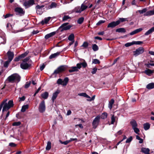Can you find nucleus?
<instances>
[{
    "label": "nucleus",
    "mask_w": 154,
    "mask_h": 154,
    "mask_svg": "<svg viewBox=\"0 0 154 154\" xmlns=\"http://www.w3.org/2000/svg\"><path fill=\"white\" fill-rule=\"evenodd\" d=\"M7 100H4L2 103H3L2 111H7L9 109L12 107L14 106L13 102L12 100H10L8 103H6Z\"/></svg>",
    "instance_id": "nucleus-1"
},
{
    "label": "nucleus",
    "mask_w": 154,
    "mask_h": 154,
    "mask_svg": "<svg viewBox=\"0 0 154 154\" xmlns=\"http://www.w3.org/2000/svg\"><path fill=\"white\" fill-rule=\"evenodd\" d=\"M20 76L17 74L14 73L11 75L8 78L9 82L11 83L18 82L20 79Z\"/></svg>",
    "instance_id": "nucleus-2"
},
{
    "label": "nucleus",
    "mask_w": 154,
    "mask_h": 154,
    "mask_svg": "<svg viewBox=\"0 0 154 154\" xmlns=\"http://www.w3.org/2000/svg\"><path fill=\"white\" fill-rule=\"evenodd\" d=\"M100 115L96 116L92 122L93 128L94 129H96L98 125L100 122Z\"/></svg>",
    "instance_id": "nucleus-3"
},
{
    "label": "nucleus",
    "mask_w": 154,
    "mask_h": 154,
    "mask_svg": "<svg viewBox=\"0 0 154 154\" xmlns=\"http://www.w3.org/2000/svg\"><path fill=\"white\" fill-rule=\"evenodd\" d=\"M69 80L68 77L65 78L63 80L60 78L57 80V83L58 85H61L63 86H66L69 81Z\"/></svg>",
    "instance_id": "nucleus-4"
},
{
    "label": "nucleus",
    "mask_w": 154,
    "mask_h": 154,
    "mask_svg": "<svg viewBox=\"0 0 154 154\" xmlns=\"http://www.w3.org/2000/svg\"><path fill=\"white\" fill-rule=\"evenodd\" d=\"M69 23H64L59 27V29L60 30L61 32L69 29L72 27V26L70 25H67Z\"/></svg>",
    "instance_id": "nucleus-5"
},
{
    "label": "nucleus",
    "mask_w": 154,
    "mask_h": 154,
    "mask_svg": "<svg viewBox=\"0 0 154 154\" xmlns=\"http://www.w3.org/2000/svg\"><path fill=\"white\" fill-rule=\"evenodd\" d=\"M14 11L17 15L20 16L23 15L25 13V11L22 8L20 7H17L14 9Z\"/></svg>",
    "instance_id": "nucleus-6"
},
{
    "label": "nucleus",
    "mask_w": 154,
    "mask_h": 154,
    "mask_svg": "<svg viewBox=\"0 0 154 154\" xmlns=\"http://www.w3.org/2000/svg\"><path fill=\"white\" fill-rule=\"evenodd\" d=\"M46 109V106L44 100L42 101L39 104L38 109L39 112L41 113L44 112Z\"/></svg>",
    "instance_id": "nucleus-7"
},
{
    "label": "nucleus",
    "mask_w": 154,
    "mask_h": 154,
    "mask_svg": "<svg viewBox=\"0 0 154 154\" xmlns=\"http://www.w3.org/2000/svg\"><path fill=\"white\" fill-rule=\"evenodd\" d=\"M144 49L143 47H139L135 51H134L133 55L136 57L140 54H142L144 51Z\"/></svg>",
    "instance_id": "nucleus-8"
},
{
    "label": "nucleus",
    "mask_w": 154,
    "mask_h": 154,
    "mask_svg": "<svg viewBox=\"0 0 154 154\" xmlns=\"http://www.w3.org/2000/svg\"><path fill=\"white\" fill-rule=\"evenodd\" d=\"M34 4V0H29L25 1L23 3V5L26 8H27L32 5Z\"/></svg>",
    "instance_id": "nucleus-9"
},
{
    "label": "nucleus",
    "mask_w": 154,
    "mask_h": 154,
    "mask_svg": "<svg viewBox=\"0 0 154 154\" xmlns=\"http://www.w3.org/2000/svg\"><path fill=\"white\" fill-rule=\"evenodd\" d=\"M44 7V5H43L40 6L38 5L36 6L35 9L36 10L37 13L40 15L42 14L44 11V9H42Z\"/></svg>",
    "instance_id": "nucleus-10"
},
{
    "label": "nucleus",
    "mask_w": 154,
    "mask_h": 154,
    "mask_svg": "<svg viewBox=\"0 0 154 154\" xmlns=\"http://www.w3.org/2000/svg\"><path fill=\"white\" fill-rule=\"evenodd\" d=\"M66 69L65 67L64 66H61L58 68L54 72L53 74H57L64 71Z\"/></svg>",
    "instance_id": "nucleus-11"
},
{
    "label": "nucleus",
    "mask_w": 154,
    "mask_h": 154,
    "mask_svg": "<svg viewBox=\"0 0 154 154\" xmlns=\"http://www.w3.org/2000/svg\"><path fill=\"white\" fill-rule=\"evenodd\" d=\"M83 62L82 63H78L76 64V66L78 67L79 69H80L82 66L84 68H85L87 66V64L84 60H83Z\"/></svg>",
    "instance_id": "nucleus-12"
},
{
    "label": "nucleus",
    "mask_w": 154,
    "mask_h": 154,
    "mask_svg": "<svg viewBox=\"0 0 154 154\" xmlns=\"http://www.w3.org/2000/svg\"><path fill=\"white\" fill-rule=\"evenodd\" d=\"M8 60L10 62L13 59L14 57V53L13 52L9 51L7 53Z\"/></svg>",
    "instance_id": "nucleus-13"
},
{
    "label": "nucleus",
    "mask_w": 154,
    "mask_h": 154,
    "mask_svg": "<svg viewBox=\"0 0 154 154\" xmlns=\"http://www.w3.org/2000/svg\"><path fill=\"white\" fill-rule=\"evenodd\" d=\"M119 24V21H116V22L113 21L110 23L108 25L107 27L108 28L111 27L113 28L116 26L118 25Z\"/></svg>",
    "instance_id": "nucleus-14"
},
{
    "label": "nucleus",
    "mask_w": 154,
    "mask_h": 154,
    "mask_svg": "<svg viewBox=\"0 0 154 154\" xmlns=\"http://www.w3.org/2000/svg\"><path fill=\"white\" fill-rule=\"evenodd\" d=\"M20 66L23 69H26L29 68L30 65L27 62H23L20 64Z\"/></svg>",
    "instance_id": "nucleus-15"
},
{
    "label": "nucleus",
    "mask_w": 154,
    "mask_h": 154,
    "mask_svg": "<svg viewBox=\"0 0 154 154\" xmlns=\"http://www.w3.org/2000/svg\"><path fill=\"white\" fill-rule=\"evenodd\" d=\"M59 93V91L58 90H57L53 94L52 98V100L53 102L54 101V100L56 99L58 94Z\"/></svg>",
    "instance_id": "nucleus-16"
},
{
    "label": "nucleus",
    "mask_w": 154,
    "mask_h": 154,
    "mask_svg": "<svg viewBox=\"0 0 154 154\" xmlns=\"http://www.w3.org/2000/svg\"><path fill=\"white\" fill-rule=\"evenodd\" d=\"M78 67L72 66L70 68V69L69 70V72H77L79 71Z\"/></svg>",
    "instance_id": "nucleus-17"
},
{
    "label": "nucleus",
    "mask_w": 154,
    "mask_h": 154,
    "mask_svg": "<svg viewBox=\"0 0 154 154\" xmlns=\"http://www.w3.org/2000/svg\"><path fill=\"white\" fill-rule=\"evenodd\" d=\"M141 151L145 154H149V149L148 148H142Z\"/></svg>",
    "instance_id": "nucleus-18"
},
{
    "label": "nucleus",
    "mask_w": 154,
    "mask_h": 154,
    "mask_svg": "<svg viewBox=\"0 0 154 154\" xmlns=\"http://www.w3.org/2000/svg\"><path fill=\"white\" fill-rule=\"evenodd\" d=\"M154 32V26L152 27L147 31L145 34V35H148L149 34L152 33L153 32Z\"/></svg>",
    "instance_id": "nucleus-19"
},
{
    "label": "nucleus",
    "mask_w": 154,
    "mask_h": 154,
    "mask_svg": "<svg viewBox=\"0 0 154 154\" xmlns=\"http://www.w3.org/2000/svg\"><path fill=\"white\" fill-rule=\"evenodd\" d=\"M130 124L132 126V128L137 127V124L136 121L134 120H133L131 121Z\"/></svg>",
    "instance_id": "nucleus-20"
},
{
    "label": "nucleus",
    "mask_w": 154,
    "mask_h": 154,
    "mask_svg": "<svg viewBox=\"0 0 154 154\" xmlns=\"http://www.w3.org/2000/svg\"><path fill=\"white\" fill-rule=\"evenodd\" d=\"M48 93L47 92H45L41 94V96L43 98L46 99L48 98Z\"/></svg>",
    "instance_id": "nucleus-21"
},
{
    "label": "nucleus",
    "mask_w": 154,
    "mask_h": 154,
    "mask_svg": "<svg viewBox=\"0 0 154 154\" xmlns=\"http://www.w3.org/2000/svg\"><path fill=\"white\" fill-rule=\"evenodd\" d=\"M55 34V32H54L48 34L45 36V38L46 39H48L49 38L54 36Z\"/></svg>",
    "instance_id": "nucleus-22"
},
{
    "label": "nucleus",
    "mask_w": 154,
    "mask_h": 154,
    "mask_svg": "<svg viewBox=\"0 0 154 154\" xmlns=\"http://www.w3.org/2000/svg\"><path fill=\"white\" fill-rule=\"evenodd\" d=\"M60 52H57L56 53H54L51 54L49 57L50 59H52L56 57L60 54Z\"/></svg>",
    "instance_id": "nucleus-23"
},
{
    "label": "nucleus",
    "mask_w": 154,
    "mask_h": 154,
    "mask_svg": "<svg viewBox=\"0 0 154 154\" xmlns=\"http://www.w3.org/2000/svg\"><path fill=\"white\" fill-rule=\"evenodd\" d=\"M146 88L149 90L153 88H154V83L149 84L146 85Z\"/></svg>",
    "instance_id": "nucleus-24"
},
{
    "label": "nucleus",
    "mask_w": 154,
    "mask_h": 154,
    "mask_svg": "<svg viewBox=\"0 0 154 154\" xmlns=\"http://www.w3.org/2000/svg\"><path fill=\"white\" fill-rule=\"evenodd\" d=\"M144 72L147 75L150 76L153 73V71L149 69H147L144 71Z\"/></svg>",
    "instance_id": "nucleus-25"
},
{
    "label": "nucleus",
    "mask_w": 154,
    "mask_h": 154,
    "mask_svg": "<svg viewBox=\"0 0 154 154\" xmlns=\"http://www.w3.org/2000/svg\"><path fill=\"white\" fill-rule=\"evenodd\" d=\"M114 102V100L113 99H111V100L109 101L108 105V107L110 109H112V105L113 104Z\"/></svg>",
    "instance_id": "nucleus-26"
},
{
    "label": "nucleus",
    "mask_w": 154,
    "mask_h": 154,
    "mask_svg": "<svg viewBox=\"0 0 154 154\" xmlns=\"http://www.w3.org/2000/svg\"><path fill=\"white\" fill-rule=\"evenodd\" d=\"M150 127V124L148 123H146L143 124V128L145 130H147L149 129Z\"/></svg>",
    "instance_id": "nucleus-27"
},
{
    "label": "nucleus",
    "mask_w": 154,
    "mask_h": 154,
    "mask_svg": "<svg viewBox=\"0 0 154 154\" xmlns=\"http://www.w3.org/2000/svg\"><path fill=\"white\" fill-rule=\"evenodd\" d=\"M152 15H153V11H152V10L147 11L144 14V16H150Z\"/></svg>",
    "instance_id": "nucleus-28"
},
{
    "label": "nucleus",
    "mask_w": 154,
    "mask_h": 154,
    "mask_svg": "<svg viewBox=\"0 0 154 154\" xmlns=\"http://www.w3.org/2000/svg\"><path fill=\"white\" fill-rule=\"evenodd\" d=\"M50 18L51 17H48L47 18H45L44 19V20H43L41 21V23L42 24H43L44 23H47L50 20Z\"/></svg>",
    "instance_id": "nucleus-29"
},
{
    "label": "nucleus",
    "mask_w": 154,
    "mask_h": 154,
    "mask_svg": "<svg viewBox=\"0 0 154 154\" xmlns=\"http://www.w3.org/2000/svg\"><path fill=\"white\" fill-rule=\"evenodd\" d=\"M29 107V106L28 105H23L22 106L21 111L22 112H25L26 110L28 109Z\"/></svg>",
    "instance_id": "nucleus-30"
},
{
    "label": "nucleus",
    "mask_w": 154,
    "mask_h": 154,
    "mask_svg": "<svg viewBox=\"0 0 154 154\" xmlns=\"http://www.w3.org/2000/svg\"><path fill=\"white\" fill-rule=\"evenodd\" d=\"M116 31L119 32H125L126 30L124 28H119L116 30Z\"/></svg>",
    "instance_id": "nucleus-31"
},
{
    "label": "nucleus",
    "mask_w": 154,
    "mask_h": 154,
    "mask_svg": "<svg viewBox=\"0 0 154 154\" xmlns=\"http://www.w3.org/2000/svg\"><path fill=\"white\" fill-rule=\"evenodd\" d=\"M51 148V143L50 141H48L47 145L46 148L47 150H49Z\"/></svg>",
    "instance_id": "nucleus-32"
},
{
    "label": "nucleus",
    "mask_w": 154,
    "mask_h": 154,
    "mask_svg": "<svg viewBox=\"0 0 154 154\" xmlns=\"http://www.w3.org/2000/svg\"><path fill=\"white\" fill-rule=\"evenodd\" d=\"M57 4L55 2H52L50 5V6L48 7L49 9H51L52 8H55L57 7Z\"/></svg>",
    "instance_id": "nucleus-33"
},
{
    "label": "nucleus",
    "mask_w": 154,
    "mask_h": 154,
    "mask_svg": "<svg viewBox=\"0 0 154 154\" xmlns=\"http://www.w3.org/2000/svg\"><path fill=\"white\" fill-rule=\"evenodd\" d=\"M74 36L73 34H71L69 36L68 39L71 41H73V42H74Z\"/></svg>",
    "instance_id": "nucleus-34"
},
{
    "label": "nucleus",
    "mask_w": 154,
    "mask_h": 154,
    "mask_svg": "<svg viewBox=\"0 0 154 154\" xmlns=\"http://www.w3.org/2000/svg\"><path fill=\"white\" fill-rule=\"evenodd\" d=\"M107 116V114L106 112H104L103 113L101 116L100 118H101L102 119H106Z\"/></svg>",
    "instance_id": "nucleus-35"
},
{
    "label": "nucleus",
    "mask_w": 154,
    "mask_h": 154,
    "mask_svg": "<svg viewBox=\"0 0 154 154\" xmlns=\"http://www.w3.org/2000/svg\"><path fill=\"white\" fill-rule=\"evenodd\" d=\"M92 49L94 51H96L98 50V47L96 44L92 45Z\"/></svg>",
    "instance_id": "nucleus-36"
},
{
    "label": "nucleus",
    "mask_w": 154,
    "mask_h": 154,
    "mask_svg": "<svg viewBox=\"0 0 154 154\" xmlns=\"http://www.w3.org/2000/svg\"><path fill=\"white\" fill-rule=\"evenodd\" d=\"M75 11L76 13H80L82 11H81V9L79 7H77L75 8Z\"/></svg>",
    "instance_id": "nucleus-37"
},
{
    "label": "nucleus",
    "mask_w": 154,
    "mask_h": 154,
    "mask_svg": "<svg viewBox=\"0 0 154 154\" xmlns=\"http://www.w3.org/2000/svg\"><path fill=\"white\" fill-rule=\"evenodd\" d=\"M80 8L81 9V11H82L87 9L88 8V6L85 5L83 4H82Z\"/></svg>",
    "instance_id": "nucleus-38"
},
{
    "label": "nucleus",
    "mask_w": 154,
    "mask_h": 154,
    "mask_svg": "<svg viewBox=\"0 0 154 154\" xmlns=\"http://www.w3.org/2000/svg\"><path fill=\"white\" fill-rule=\"evenodd\" d=\"M116 118V117L114 115H113L111 117V123L112 124H113L115 121V119Z\"/></svg>",
    "instance_id": "nucleus-39"
},
{
    "label": "nucleus",
    "mask_w": 154,
    "mask_h": 154,
    "mask_svg": "<svg viewBox=\"0 0 154 154\" xmlns=\"http://www.w3.org/2000/svg\"><path fill=\"white\" fill-rule=\"evenodd\" d=\"M84 18L83 17L79 18L77 21V22L79 24H81L84 21Z\"/></svg>",
    "instance_id": "nucleus-40"
},
{
    "label": "nucleus",
    "mask_w": 154,
    "mask_h": 154,
    "mask_svg": "<svg viewBox=\"0 0 154 154\" xmlns=\"http://www.w3.org/2000/svg\"><path fill=\"white\" fill-rule=\"evenodd\" d=\"M29 51H26L23 54H21L20 56L21 58H22L25 57L28 54Z\"/></svg>",
    "instance_id": "nucleus-41"
},
{
    "label": "nucleus",
    "mask_w": 154,
    "mask_h": 154,
    "mask_svg": "<svg viewBox=\"0 0 154 154\" xmlns=\"http://www.w3.org/2000/svg\"><path fill=\"white\" fill-rule=\"evenodd\" d=\"M134 45L133 41L131 42H128L126 43L125 45L126 47H128Z\"/></svg>",
    "instance_id": "nucleus-42"
},
{
    "label": "nucleus",
    "mask_w": 154,
    "mask_h": 154,
    "mask_svg": "<svg viewBox=\"0 0 154 154\" xmlns=\"http://www.w3.org/2000/svg\"><path fill=\"white\" fill-rule=\"evenodd\" d=\"M147 9L146 8H145L143 9L142 10H139L138 12L140 14H142L146 12L147 11Z\"/></svg>",
    "instance_id": "nucleus-43"
},
{
    "label": "nucleus",
    "mask_w": 154,
    "mask_h": 154,
    "mask_svg": "<svg viewBox=\"0 0 154 154\" xmlns=\"http://www.w3.org/2000/svg\"><path fill=\"white\" fill-rule=\"evenodd\" d=\"M126 21H128L127 19V18H120L119 20L117 21H119L120 23V22H123Z\"/></svg>",
    "instance_id": "nucleus-44"
},
{
    "label": "nucleus",
    "mask_w": 154,
    "mask_h": 154,
    "mask_svg": "<svg viewBox=\"0 0 154 154\" xmlns=\"http://www.w3.org/2000/svg\"><path fill=\"white\" fill-rule=\"evenodd\" d=\"M134 130V132L137 134H139V132L140 131L139 129L137 127L134 128H133Z\"/></svg>",
    "instance_id": "nucleus-45"
},
{
    "label": "nucleus",
    "mask_w": 154,
    "mask_h": 154,
    "mask_svg": "<svg viewBox=\"0 0 154 154\" xmlns=\"http://www.w3.org/2000/svg\"><path fill=\"white\" fill-rule=\"evenodd\" d=\"M31 84V82H27L25 85L24 88H27L29 87Z\"/></svg>",
    "instance_id": "nucleus-46"
},
{
    "label": "nucleus",
    "mask_w": 154,
    "mask_h": 154,
    "mask_svg": "<svg viewBox=\"0 0 154 154\" xmlns=\"http://www.w3.org/2000/svg\"><path fill=\"white\" fill-rule=\"evenodd\" d=\"M21 124V122H14L12 124V125L14 126H18L20 125Z\"/></svg>",
    "instance_id": "nucleus-47"
},
{
    "label": "nucleus",
    "mask_w": 154,
    "mask_h": 154,
    "mask_svg": "<svg viewBox=\"0 0 154 154\" xmlns=\"http://www.w3.org/2000/svg\"><path fill=\"white\" fill-rule=\"evenodd\" d=\"M70 18V17L68 16H64L63 18V20L65 21Z\"/></svg>",
    "instance_id": "nucleus-48"
},
{
    "label": "nucleus",
    "mask_w": 154,
    "mask_h": 154,
    "mask_svg": "<svg viewBox=\"0 0 154 154\" xmlns=\"http://www.w3.org/2000/svg\"><path fill=\"white\" fill-rule=\"evenodd\" d=\"M88 46V43L87 42H84L82 45V46L84 48H86Z\"/></svg>",
    "instance_id": "nucleus-49"
},
{
    "label": "nucleus",
    "mask_w": 154,
    "mask_h": 154,
    "mask_svg": "<svg viewBox=\"0 0 154 154\" xmlns=\"http://www.w3.org/2000/svg\"><path fill=\"white\" fill-rule=\"evenodd\" d=\"M93 63L94 64H99L100 63V61L97 59H94L93 60Z\"/></svg>",
    "instance_id": "nucleus-50"
},
{
    "label": "nucleus",
    "mask_w": 154,
    "mask_h": 154,
    "mask_svg": "<svg viewBox=\"0 0 154 154\" xmlns=\"http://www.w3.org/2000/svg\"><path fill=\"white\" fill-rule=\"evenodd\" d=\"M78 95L84 97H86L87 94L85 93H82L78 94Z\"/></svg>",
    "instance_id": "nucleus-51"
},
{
    "label": "nucleus",
    "mask_w": 154,
    "mask_h": 154,
    "mask_svg": "<svg viewBox=\"0 0 154 154\" xmlns=\"http://www.w3.org/2000/svg\"><path fill=\"white\" fill-rule=\"evenodd\" d=\"M132 140V137H130L129 138L127 139L126 141V143H129Z\"/></svg>",
    "instance_id": "nucleus-52"
},
{
    "label": "nucleus",
    "mask_w": 154,
    "mask_h": 154,
    "mask_svg": "<svg viewBox=\"0 0 154 154\" xmlns=\"http://www.w3.org/2000/svg\"><path fill=\"white\" fill-rule=\"evenodd\" d=\"M70 142V141L69 140H66L65 141L62 142V141H60V143H61L64 144V145H67V144H68Z\"/></svg>",
    "instance_id": "nucleus-53"
},
{
    "label": "nucleus",
    "mask_w": 154,
    "mask_h": 154,
    "mask_svg": "<svg viewBox=\"0 0 154 154\" xmlns=\"http://www.w3.org/2000/svg\"><path fill=\"white\" fill-rule=\"evenodd\" d=\"M105 22V21L103 20H100L96 24L97 25L99 26L101 24Z\"/></svg>",
    "instance_id": "nucleus-54"
},
{
    "label": "nucleus",
    "mask_w": 154,
    "mask_h": 154,
    "mask_svg": "<svg viewBox=\"0 0 154 154\" xmlns=\"http://www.w3.org/2000/svg\"><path fill=\"white\" fill-rule=\"evenodd\" d=\"M134 45H140L143 43V42L141 41H133Z\"/></svg>",
    "instance_id": "nucleus-55"
},
{
    "label": "nucleus",
    "mask_w": 154,
    "mask_h": 154,
    "mask_svg": "<svg viewBox=\"0 0 154 154\" xmlns=\"http://www.w3.org/2000/svg\"><path fill=\"white\" fill-rule=\"evenodd\" d=\"M9 61H5V63H4V66L5 67H8V64H9Z\"/></svg>",
    "instance_id": "nucleus-56"
},
{
    "label": "nucleus",
    "mask_w": 154,
    "mask_h": 154,
    "mask_svg": "<svg viewBox=\"0 0 154 154\" xmlns=\"http://www.w3.org/2000/svg\"><path fill=\"white\" fill-rule=\"evenodd\" d=\"M97 70V69L96 68H94L93 69V70L91 72L92 74H94L96 73Z\"/></svg>",
    "instance_id": "nucleus-57"
},
{
    "label": "nucleus",
    "mask_w": 154,
    "mask_h": 154,
    "mask_svg": "<svg viewBox=\"0 0 154 154\" xmlns=\"http://www.w3.org/2000/svg\"><path fill=\"white\" fill-rule=\"evenodd\" d=\"M143 29L142 28H140L139 29H136L135 30H136L137 33L143 30Z\"/></svg>",
    "instance_id": "nucleus-58"
},
{
    "label": "nucleus",
    "mask_w": 154,
    "mask_h": 154,
    "mask_svg": "<svg viewBox=\"0 0 154 154\" xmlns=\"http://www.w3.org/2000/svg\"><path fill=\"white\" fill-rule=\"evenodd\" d=\"M4 16L5 17V18H6L9 17H10L11 16H12V14H7L5 16Z\"/></svg>",
    "instance_id": "nucleus-59"
},
{
    "label": "nucleus",
    "mask_w": 154,
    "mask_h": 154,
    "mask_svg": "<svg viewBox=\"0 0 154 154\" xmlns=\"http://www.w3.org/2000/svg\"><path fill=\"white\" fill-rule=\"evenodd\" d=\"M16 145L14 143H11L9 144V146L12 147H15Z\"/></svg>",
    "instance_id": "nucleus-60"
},
{
    "label": "nucleus",
    "mask_w": 154,
    "mask_h": 154,
    "mask_svg": "<svg viewBox=\"0 0 154 154\" xmlns=\"http://www.w3.org/2000/svg\"><path fill=\"white\" fill-rule=\"evenodd\" d=\"M95 95H94L90 99H88L87 100L88 101H91L92 100H93L95 99Z\"/></svg>",
    "instance_id": "nucleus-61"
},
{
    "label": "nucleus",
    "mask_w": 154,
    "mask_h": 154,
    "mask_svg": "<svg viewBox=\"0 0 154 154\" xmlns=\"http://www.w3.org/2000/svg\"><path fill=\"white\" fill-rule=\"evenodd\" d=\"M20 59H21V58L20 56H19L18 57H16L14 59V60L15 61H19Z\"/></svg>",
    "instance_id": "nucleus-62"
},
{
    "label": "nucleus",
    "mask_w": 154,
    "mask_h": 154,
    "mask_svg": "<svg viewBox=\"0 0 154 154\" xmlns=\"http://www.w3.org/2000/svg\"><path fill=\"white\" fill-rule=\"evenodd\" d=\"M20 100L19 101H24L25 99V97L24 96H23L19 98Z\"/></svg>",
    "instance_id": "nucleus-63"
},
{
    "label": "nucleus",
    "mask_w": 154,
    "mask_h": 154,
    "mask_svg": "<svg viewBox=\"0 0 154 154\" xmlns=\"http://www.w3.org/2000/svg\"><path fill=\"white\" fill-rule=\"evenodd\" d=\"M29 57H26L23 60V62H27L29 60Z\"/></svg>",
    "instance_id": "nucleus-64"
}]
</instances>
